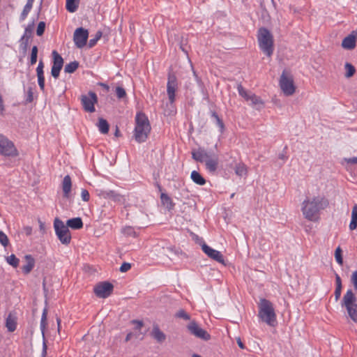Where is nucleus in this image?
Wrapping results in <instances>:
<instances>
[{
    "label": "nucleus",
    "mask_w": 357,
    "mask_h": 357,
    "mask_svg": "<svg viewBox=\"0 0 357 357\" xmlns=\"http://www.w3.org/2000/svg\"><path fill=\"white\" fill-rule=\"evenodd\" d=\"M54 227L56 235L61 243L64 245H68L71 241V235L68 226L65 225L63 222L60 219L55 218Z\"/></svg>",
    "instance_id": "6"
},
{
    "label": "nucleus",
    "mask_w": 357,
    "mask_h": 357,
    "mask_svg": "<svg viewBox=\"0 0 357 357\" xmlns=\"http://www.w3.org/2000/svg\"><path fill=\"white\" fill-rule=\"evenodd\" d=\"M245 100L250 101L251 105L253 106H262L264 105L261 99L252 92L250 93Z\"/></svg>",
    "instance_id": "29"
},
{
    "label": "nucleus",
    "mask_w": 357,
    "mask_h": 357,
    "mask_svg": "<svg viewBox=\"0 0 357 357\" xmlns=\"http://www.w3.org/2000/svg\"><path fill=\"white\" fill-rule=\"evenodd\" d=\"M344 68H345V70H347V72L345 73L346 78H350L355 74L356 68L350 63H346L344 65Z\"/></svg>",
    "instance_id": "36"
},
{
    "label": "nucleus",
    "mask_w": 357,
    "mask_h": 357,
    "mask_svg": "<svg viewBox=\"0 0 357 357\" xmlns=\"http://www.w3.org/2000/svg\"><path fill=\"white\" fill-rule=\"evenodd\" d=\"M349 229L353 231L357 227V204H355L351 211V220L349 224Z\"/></svg>",
    "instance_id": "30"
},
{
    "label": "nucleus",
    "mask_w": 357,
    "mask_h": 357,
    "mask_svg": "<svg viewBox=\"0 0 357 357\" xmlns=\"http://www.w3.org/2000/svg\"><path fill=\"white\" fill-rule=\"evenodd\" d=\"M80 100L84 111L90 113L96 111L94 105L98 102V97L96 93L89 91L86 95H82Z\"/></svg>",
    "instance_id": "10"
},
{
    "label": "nucleus",
    "mask_w": 357,
    "mask_h": 357,
    "mask_svg": "<svg viewBox=\"0 0 357 357\" xmlns=\"http://www.w3.org/2000/svg\"><path fill=\"white\" fill-rule=\"evenodd\" d=\"M66 226L73 229H79L83 227V222L81 218H74L67 221Z\"/></svg>",
    "instance_id": "23"
},
{
    "label": "nucleus",
    "mask_w": 357,
    "mask_h": 357,
    "mask_svg": "<svg viewBox=\"0 0 357 357\" xmlns=\"http://www.w3.org/2000/svg\"><path fill=\"white\" fill-rule=\"evenodd\" d=\"M335 286H342V280L340 276L337 273H335Z\"/></svg>",
    "instance_id": "57"
},
{
    "label": "nucleus",
    "mask_w": 357,
    "mask_h": 357,
    "mask_svg": "<svg viewBox=\"0 0 357 357\" xmlns=\"http://www.w3.org/2000/svg\"><path fill=\"white\" fill-rule=\"evenodd\" d=\"M168 250L169 251L174 252L176 255H184V253H183L181 251H179L178 250H176V249H174L173 248H169Z\"/></svg>",
    "instance_id": "59"
},
{
    "label": "nucleus",
    "mask_w": 357,
    "mask_h": 357,
    "mask_svg": "<svg viewBox=\"0 0 357 357\" xmlns=\"http://www.w3.org/2000/svg\"><path fill=\"white\" fill-rule=\"evenodd\" d=\"M351 282L354 285V289H357V271L353 272L351 277Z\"/></svg>",
    "instance_id": "51"
},
{
    "label": "nucleus",
    "mask_w": 357,
    "mask_h": 357,
    "mask_svg": "<svg viewBox=\"0 0 357 357\" xmlns=\"http://www.w3.org/2000/svg\"><path fill=\"white\" fill-rule=\"evenodd\" d=\"M33 100V89L29 87L26 93V102L28 103L32 102Z\"/></svg>",
    "instance_id": "46"
},
{
    "label": "nucleus",
    "mask_w": 357,
    "mask_h": 357,
    "mask_svg": "<svg viewBox=\"0 0 357 357\" xmlns=\"http://www.w3.org/2000/svg\"><path fill=\"white\" fill-rule=\"evenodd\" d=\"M98 195L103 199H109L114 202H121L122 197L114 190H97Z\"/></svg>",
    "instance_id": "16"
},
{
    "label": "nucleus",
    "mask_w": 357,
    "mask_h": 357,
    "mask_svg": "<svg viewBox=\"0 0 357 357\" xmlns=\"http://www.w3.org/2000/svg\"><path fill=\"white\" fill-rule=\"evenodd\" d=\"M29 38L22 36L19 40L20 50L22 51L24 55L26 54L29 47Z\"/></svg>",
    "instance_id": "33"
},
{
    "label": "nucleus",
    "mask_w": 357,
    "mask_h": 357,
    "mask_svg": "<svg viewBox=\"0 0 357 357\" xmlns=\"http://www.w3.org/2000/svg\"><path fill=\"white\" fill-rule=\"evenodd\" d=\"M342 46L346 50H353L356 47V37L351 34L345 37L342 42Z\"/></svg>",
    "instance_id": "20"
},
{
    "label": "nucleus",
    "mask_w": 357,
    "mask_h": 357,
    "mask_svg": "<svg viewBox=\"0 0 357 357\" xmlns=\"http://www.w3.org/2000/svg\"><path fill=\"white\" fill-rule=\"evenodd\" d=\"M211 116L214 119L215 124L219 128L220 132L223 133L225 129L223 121L215 111H211Z\"/></svg>",
    "instance_id": "26"
},
{
    "label": "nucleus",
    "mask_w": 357,
    "mask_h": 357,
    "mask_svg": "<svg viewBox=\"0 0 357 357\" xmlns=\"http://www.w3.org/2000/svg\"><path fill=\"white\" fill-rule=\"evenodd\" d=\"M47 309L46 307H45L43 310L41 319H40V330H41V332L43 335H44L45 330L46 328V325H47Z\"/></svg>",
    "instance_id": "35"
},
{
    "label": "nucleus",
    "mask_w": 357,
    "mask_h": 357,
    "mask_svg": "<svg viewBox=\"0 0 357 357\" xmlns=\"http://www.w3.org/2000/svg\"><path fill=\"white\" fill-rule=\"evenodd\" d=\"M80 0H66V8L70 13H75L79 4Z\"/></svg>",
    "instance_id": "28"
},
{
    "label": "nucleus",
    "mask_w": 357,
    "mask_h": 357,
    "mask_svg": "<svg viewBox=\"0 0 357 357\" xmlns=\"http://www.w3.org/2000/svg\"><path fill=\"white\" fill-rule=\"evenodd\" d=\"M235 173L238 176H245L248 174L246 165L242 162L236 164L235 167Z\"/></svg>",
    "instance_id": "32"
},
{
    "label": "nucleus",
    "mask_w": 357,
    "mask_h": 357,
    "mask_svg": "<svg viewBox=\"0 0 357 357\" xmlns=\"http://www.w3.org/2000/svg\"><path fill=\"white\" fill-rule=\"evenodd\" d=\"M32 6H31V5L26 3V5L24 6V7L23 8L22 12V13H21V15L20 16V22L24 21L26 18L29 13L31 11V10L32 8Z\"/></svg>",
    "instance_id": "40"
},
{
    "label": "nucleus",
    "mask_w": 357,
    "mask_h": 357,
    "mask_svg": "<svg viewBox=\"0 0 357 357\" xmlns=\"http://www.w3.org/2000/svg\"><path fill=\"white\" fill-rule=\"evenodd\" d=\"M187 328L190 333L197 338L207 341L211 339L210 334L202 328L195 321H192L187 326Z\"/></svg>",
    "instance_id": "11"
},
{
    "label": "nucleus",
    "mask_w": 357,
    "mask_h": 357,
    "mask_svg": "<svg viewBox=\"0 0 357 357\" xmlns=\"http://www.w3.org/2000/svg\"><path fill=\"white\" fill-rule=\"evenodd\" d=\"M45 29V23L44 22H40L38 24L36 34L39 36L44 33Z\"/></svg>",
    "instance_id": "48"
},
{
    "label": "nucleus",
    "mask_w": 357,
    "mask_h": 357,
    "mask_svg": "<svg viewBox=\"0 0 357 357\" xmlns=\"http://www.w3.org/2000/svg\"><path fill=\"white\" fill-rule=\"evenodd\" d=\"M6 326L9 332H13L17 328L16 318L11 314H9L6 320Z\"/></svg>",
    "instance_id": "24"
},
{
    "label": "nucleus",
    "mask_w": 357,
    "mask_h": 357,
    "mask_svg": "<svg viewBox=\"0 0 357 357\" xmlns=\"http://www.w3.org/2000/svg\"><path fill=\"white\" fill-rule=\"evenodd\" d=\"M60 71V69L52 66L51 75L53 77L57 79L59 77Z\"/></svg>",
    "instance_id": "55"
},
{
    "label": "nucleus",
    "mask_w": 357,
    "mask_h": 357,
    "mask_svg": "<svg viewBox=\"0 0 357 357\" xmlns=\"http://www.w3.org/2000/svg\"><path fill=\"white\" fill-rule=\"evenodd\" d=\"M342 250L340 246L336 248L335 252V260L341 266L343 264V258H342Z\"/></svg>",
    "instance_id": "42"
},
{
    "label": "nucleus",
    "mask_w": 357,
    "mask_h": 357,
    "mask_svg": "<svg viewBox=\"0 0 357 357\" xmlns=\"http://www.w3.org/2000/svg\"><path fill=\"white\" fill-rule=\"evenodd\" d=\"M257 38L260 50L267 56L271 57L274 51V40L273 34L268 29L261 27L258 29Z\"/></svg>",
    "instance_id": "3"
},
{
    "label": "nucleus",
    "mask_w": 357,
    "mask_h": 357,
    "mask_svg": "<svg viewBox=\"0 0 357 357\" xmlns=\"http://www.w3.org/2000/svg\"><path fill=\"white\" fill-rule=\"evenodd\" d=\"M342 288V286H335V292H334L335 301H337L340 298Z\"/></svg>",
    "instance_id": "50"
},
{
    "label": "nucleus",
    "mask_w": 357,
    "mask_h": 357,
    "mask_svg": "<svg viewBox=\"0 0 357 357\" xmlns=\"http://www.w3.org/2000/svg\"><path fill=\"white\" fill-rule=\"evenodd\" d=\"M151 125L145 114L139 112L135 116L134 138L138 143L144 142L151 132Z\"/></svg>",
    "instance_id": "2"
},
{
    "label": "nucleus",
    "mask_w": 357,
    "mask_h": 357,
    "mask_svg": "<svg viewBox=\"0 0 357 357\" xmlns=\"http://www.w3.org/2000/svg\"><path fill=\"white\" fill-rule=\"evenodd\" d=\"M115 93L119 99H123L127 96L126 91L122 86H116L115 89Z\"/></svg>",
    "instance_id": "41"
},
{
    "label": "nucleus",
    "mask_w": 357,
    "mask_h": 357,
    "mask_svg": "<svg viewBox=\"0 0 357 357\" xmlns=\"http://www.w3.org/2000/svg\"><path fill=\"white\" fill-rule=\"evenodd\" d=\"M46 354H47V346L45 344V343L43 344V357H45L46 356Z\"/></svg>",
    "instance_id": "64"
},
{
    "label": "nucleus",
    "mask_w": 357,
    "mask_h": 357,
    "mask_svg": "<svg viewBox=\"0 0 357 357\" xmlns=\"http://www.w3.org/2000/svg\"><path fill=\"white\" fill-rule=\"evenodd\" d=\"M78 67L79 62L74 61L65 66L64 71L66 73H73L78 68Z\"/></svg>",
    "instance_id": "34"
},
{
    "label": "nucleus",
    "mask_w": 357,
    "mask_h": 357,
    "mask_svg": "<svg viewBox=\"0 0 357 357\" xmlns=\"http://www.w3.org/2000/svg\"><path fill=\"white\" fill-rule=\"evenodd\" d=\"M131 323L132 324L135 325V329L136 330H140L142 326H144V323L142 321L137 320V319H133L131 321Z\"/></svg>",
    "instance_id": "53"
},
{
    "label": "nucleus",
    "mask_w": 357,
    "mask_h": 357,
    "mask_svg": "<svg viewBox=\"0 0 357 357\" xmlns=\"http://www.w3.org/2000/svg\"><path fill=\"white\" fill-rule=\"evenodd\" d=\"M130 268H131V265L130 263L124 262L121 264L119 270L121 272L125 273V272H127L128 271H129L130 269Z\"/></svg>",
    "instance_id": "52"
},
{
    "label": "nucleus",
    "mask_w": 357,
    "mask_h": 357,
    "mask_svg": "<svg viewBox=\"0 0 357 357\" xmlns=\"http://www.w3.org/2000/svg\"><path fill=\"white\" fill-rule=\"evenodd\" d=\"M89 38V31L83 27H79L75 29L73 34V41L77 48L84 47L87 43Z\"/></svg>",
    "instance_id": "13"
},
{
    "label": "nucleus",
    "mask_w": 357,
    "mask_h": 357,
    "mask_svg": "<svg viewBox=\"0 0 357 357\" xmlns=\"http://www.w3.org/2000/svg\"><path fill=\"white\" fill-rule=\"evenodd\" d=\"M345 160L348 163L357 164V157H353Z\"/></svg>",
    "instance_id": "58"
},
{
    "label": "nucleus",
    "mask_w": 357,
    "mask_h": 357,
    "mask_svg": "<svg viewBox=\"0 0 357 357\" xmlns=\"http://www.w3.org/2000/svg\"><path fill=\"white\" fill-rule=\"evenodd\" d=\"M205 167L206 170L211 174H215L218 164L219 158L218 156L215 153H210L208 158L204 161Z\"/></svg>",
    "instance_id": "15"
},
{
    "label": "nucleus",
    "mask_w": 357,
    "mask_h": 357,
    "mask_svg": "<svg viewBox=\"0 0 357 357\" xmlns=\"http://www.w3.org/2000/svg\"><path fill=\"white\" fill-rule=\"evenodd\" d=\"M175 317L183 319L184 320H190V316L184 310H179L176 314Z\"/></svg>",
    "instance_id": "44"
},
{
    "label": "nucleus",
    "mask_w": 357,
    "mask_h": 357,
    "mask_svg": "<svg viewBox=\"0 0 357 357\" xmlns=\"http://www.w3.org/2000/svg\"><path fill=\"white\" fill-rule=\"evenodd\" d=\"M329 204L328 200L323 195L307 198L302 203L301 211L305 218L314 221L320 211L325 209Z\"/></svg>",
    "instance_id": "1"
},
{
    "label": "nucleus",
    "mask_w": 357,
    "mask_h": 357,
    "mask_svg": "<svg viewBox=\"0 0 357 357\" xmlns=\"http://www.w3.org/2000/svg\"><path fill=\"white\" fill-rule=\"evenodd\" d=\"M6 261L8 264H10L14 268H17L19 266L20 263L19 259L14 254H12L10 256L7 257Z\"/></svg>",
    "instance_id": "38"
},
{
    "label": "nucleus",
    "mask_w": 357,
    "mask_h": 357,
    "mask_svg": "<svg viewBox=\"0 0 357 357\" xmlns=\"http://www.w3.org/2000/svg\"><path fill=\"white\" fill-rule=\"evenodd\" d=\"M0 155L5 157L19 155V152L14 143L2 134H0Z\"/></svg>",
    "instance_id": "7"
},
{
    "label": "nucleus",
    "mask_w": 357,
    "mask_h": 357,
    "mask_svg": "<svg viewBox=\"0 0 357 357\" xmlns=\"http://www.w3.org/2000/svg\"><path fill=\"white\" fill-rule=\"evenodd\" d=\"M98 127L99 131L102 134H107L108 133L109 129V126L108 122L105 119H104L102 118H100L98 119Z\"/></svg>",
    "instance_id": "31"
},
{
    "label": "nucleus",
    "mask_w": 357,
    "mask_h": 357,
    "mask_svg": "<svg viewBox=\"0 0 357 357\" xmlns=\"http://www.w3.org/2000/svg\"><path fill=\"white\" fill-rule=\"evenodd\" d=\"M190 178L194 183L199 185H204L206 183V179L197 171L191 172Z\"/></svg>",
    "instance_id": "27"
},
{
    "label": "nucleus",
    "mask_w": 357,
    "mask_h": 357,
    "mask_svg": "<svg viewBox=\"0 0 357 357\" xmlns=\"http://www.w3.org/2000/svg\"><path fill=\"white\" fill-rule=\"evenodd\" d=\"M132 335H133L132 333H131V332H130V333H128L127 334L126 337L125 341H126V342H128V341H130V339L132 338Z\"/></svg>",
    "instance_id": "63"
},
{
    "label": "nucleus",
    "mask_w": 357,
    "mask_h": 357,
    "mask_svg": "<svg viewBox=\"0 0 357 357\" xmlns=\"http://www.w3.org/2000/svg\"><path fill=\"white\" fill-rule=\"evenodd\" d=\"M61 187L63 193V197L68 199L70 197V194L72 188V181L69 175H66V176H64L62 181Z\"/></svg>",
    "instance_id": "17"
},
{
    "label": "nucleus",
    "mask_w": 357,
    "mask_h": 357,
    "mask_svg": "<svg viewBox=\"0 0 357 357\" xmlns=\"http://www.w3.org/2000/svg\"><path fill=\"white\" fill-rule=\"evenodd\" d=\"M37 55H38V47H37V46L35 45L31 49V57H30L31 65H34L36 63Z\"/></svg>",
    "instance_id": "43"
},
{
    "label": "nucleus",
    "mask_w": 357,
    "mask_h": 357,
    "mask_svg": "<svg viewBox=\"0 0 357 357\" xmlns=\"http://www.w3.org/2000/svg\"><path fill=\"white\" fill-rule=\"evenodd\" d=\"M24 230L27 236L31 235L32 233V228L29 226L24 227Z\"/></svg>",
    "instance_id": "60"
},
{
    "label": "nucleus",
    "mask_w": 357,
    "mask_h": 357,
    "mask_svg": "<svg viewBox=\"0 0 357 357\" xmlns=\"http://www.w3.org/2000/svg\"><path fill=\"white\" fill-rule=\"evenodd\" d=\"M0 243L3 247H6L9 244L8 236L2 231H0Z\"/></svg>",
    "instance_id": "47"
},
{
    "label": "nucleus",
    "mask_w": 357,
    "mask_h": 357,
    "mask_svg": "<svg viewBox=\"0 0 357 357\" xmlns=\"http://www.w3.org/2000/svg\"><path fill=\"white\" fill-rule=\"evenodd\" d=\"M341 306L346 309L349 317L357 324V297L351 289H348L343 296Z\"/></svg>",
    "instance_id": "5"
},
{
    "label": "nucleus",
    "mask_w": 357,
    "mask_h": 357,
    "mask_svg": "<svg viewBox=\"0 0 357 357\" xmlns=\"http://www.w3.org/2000/svg\"><path fill=\"white\" fill-rule=\"evenodd\" d=\"M280 86L286 96H291L295 92L293 77L291 75L287 74L286 70H283L280 76Z\"/></svg>",
    "instance_id": "8"
},
{
    "label": "nucleus",
    "mask_w": 357,
    "mask_h": 357,
    "mask_svg": "<svg viewBox=\"0 0 357 357\" xmlns=\"http://www.w3.org/2000/svg\"><path fill=\"white\" fill-rule=\"evenodd\" d=\"M38 83L40 87V89L43 91H45V76L38 77Z\"/></svg>",
    "instance_id": "54"
},
{
    "label": "nucleus",
    "mask_w": 357,
    "mask_h": 357,
    "mask_svg": "<svg viewBox=\"0 0 357 357\" xmlns=\"http://www.w3.org/2000/svg\"><path fill=\"white\" fill-rule=\"evenodd\" d=\"M4 110L3 101L1 96L0 95V112H3Z\"/></svg>",
    "instance_id": "62"
},
{
    "label": "nucleus",
    "mask_w": 357,
    "mask_h": 357,
    "mask_svg": "<svg viewBox=\"0 0 357 357\" xmlns=\"http://www.w3.org/2000/svg\"><path fill=\"white\" fill-rule=\"evenodd\" d=\"M102 36V33L100 31H98L94 36V38H91L89 41L88 46L89 48H92L94 47L97 42L101 38Z\"/></svg>",
    "instance_id": "39"
},
{
    "label": "nucleus",
    "mask_w": 357,
    "mask_h": 357,
    "mask_svg": "<svg viewBox=\"0 0 357 357\" xmlns=\"http://www.w3.org/2000/svg\"><path fill=\"white\" fill-rule=\"evenodd\" d=\"M36 73H37V77H42V76H44V70H43V68H36Z\"/></svg>",
    "instance_id": "61"
},
{
    "label": "nucleus",
    "mask_w": 357,
    "mask_h": 357,
    "mask_svg": "<svg viewBox=\"0 0 357 357\" xmlns=\"http://www.w3.org/2000/svg\"><path fill=\"white\" fill-rule=\"evenodd\" d=\"M81 197L83 201L88 202L90 199V195L87 190L82 189Z\"/></svg>",
    "instance_id": "49"
},
{
    "label": "nucleus",
    "mask_w": 357,
    "mask_h": 357,
    "mask_svg": "<svg viewBox=\"0 0 357 357\" xmlns=\"http://www.w3.org/2000/svg\"><path fill=\"white\" fill-rule=\"evenodd\" d=\"M114 289V286L109 282H102L94 287V293L98 298H105L109 297Z\"/></svg>",
    "instance_id": "12"
},
{
    "label": "nucleus",
    "mask_w": 357,
    "mask_h": 357,
    "mask_svg": "<svg viewBox=\"0 0 357 357\" xmlns=\"http://www.w3.org/2000/svg\"><path fill=\"white\" fill-rule=\"evenodd\" d=\"M151 335L158 342H162L166 339L165 334L159 328L157 324L153 326Z\"/></svg>",
    "instance_id": "19"
},
{
    "label": "nucleus",
    "mask_w": 357,
    "mask_h": 357,
    "mask_svg": "<svg viewBox=\"0 0 357 357\" xmlns=\"http://www.w3.org/2000/svg\"><path fill=\"white\" fill-rule=\"evenodd\" d=\"M35 23L34 21H32L31 23H29L24 29V33L22 35V36H24L26 38H31L32 37L33 29H34Z\"/></svg>",
    "instance_id": "37"
},
{
    "label": "nucleus",
    "mask_w": 357,
    "mask_h": 357,
    "mask_svg": "<svg viewBox=\"0 0 357 357\" xmlns=\"http://www.w3.org/2000/svg\"><path fill=\"white\" fill-rule=\"evenodd\" d=\"M211 153L207 152L204 149H199L197 151H195L192 152V158L199 162H204L206 158H208V155Z\"/></svg>",
    "instance_id": "18"
},
{
    "label": "nucleus",
    "mask_w": 357,
    "mask_h": 357,
    "mask_svg": "<svg viewBox=\"0 0 357 357\" xmlns=\"http://www.w3.org/2000/svg\"><path fill=\"white\" fill-rule=\"evenodd\" d=\"M26 264L22 267V271L24 274L29 273L33 268L35 265V260L31 255H27L25 256Z\"/></svg>",
    "instance_id": "21"
},
{
    "label": "nucleus",
    "mask_w": 357,
    "mask_h": 357,
    "mask_svg": "<svg viewBox=\"0 0 357 357\" xmlns=\"http://www.w3.org/2000/svg\"><path fill=\"white\" fill-rule=\"evenodd\" d=\"M98 85L100 86L106 93L109 92V86L108 84H107L106 83L98 82Z\"/></svg>",
    "instance_id": "56"
},
{
    "label": "nucleus",
    "mask_w": 357,
    "mask_h": 357,
    "mask_svg": "<svg viewBox=\"0 0 357 357\" xmlns=\"http://www.w3.org/2000/svg\"><path fill=\"white\" fill-rule=\"evenodd\" d=\"M237 90L239 95L243 97L245 100H246L247 97L250 94V91L245 90L241 84H238L237 86Z\"/></svg>",
    "instance_id": "45"
},
{
    "label": "nucleus",
    "mask_w": 357,
    "mask_h": 357,
    "mask_svg": "<svg viewBox=\"0 0 357 357\" xmlns=\"http://www.w3.org/2000/svg\"><path fill=\"white\" fill-rule=\"evenodd\" d=\"M259 317L262 321L269 326H274L276 323V314L273 303L266 299L261 298L259 303Z\"/></svg>",
    "instance_id": "4"
},
{
    "label": "nucleus",
    "mask_w": 357,
    "mask_h": 357,
    "mask_svg": "<svg viewBox=\"0 0 357 357\" xmlns=\"http://www.w3.org/2000/svg\"><path fill=\"white\" fill-rule=\"evenodd\" d=\"M160 200L163 206H165L169 211L172 210L174 207V203L171 197L165 192H161Z\"/></svg>",
    "instance_id": "22"
},
{
    "label": "nucleus",
    "mask_w": 357,
    "mask_h": 357,
    "mask_svg": "<svg viewBox=\"0 0 357 357\" xmlns=\"http://www.w3.org/2000/svg\"><path fill=\"white\" fill-rule=\"evenodd\" d=\"M202 249L203 252L210 258L219 263L225 264L223 255L220 251L213 249L212 248L207 245L205 243L202 244Z\"/></svg>",
    "instance_id": "14"
},
{
    "label": "nucleus",
    "mask_w": 357,
    "mask_h": 357,
    "mask_svg": "<svg viewBox=\"0 0 357 357\" xmlns=\"http://www.w3.org/2000/svg\"><path fill=\"white\" fill-rule=\"evenodd\" d=\"M178 89V79L173 73H169L167 82V94L171 105L176 101V92Z\"/></svg>",
    "instance_id": "9"
},
{
    "label": "nucleus",
    "mask_w": 357,
    "mask_h": 357,
    "mask_svg": "<svg viewBox=\"0 0 357 357\" xmlns=\"http://www.w3.org/2000/svg\"><path fill=\"white\" fill-rule=\"evenodd\" d=\"M53 65L52 66L61 70L63 66V59L61 56L56 51L52 52Z\"/></svg>",
    "instance_id": "25"
}]
</instances>
